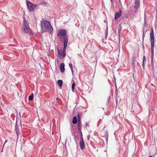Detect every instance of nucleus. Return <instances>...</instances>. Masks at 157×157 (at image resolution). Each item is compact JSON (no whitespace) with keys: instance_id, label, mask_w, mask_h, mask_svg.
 <instances>
[{"instance_id":"nucleus-17","label":"nucleus","mask_w":157,"mask_h":157,"mask_svg":"<svg viewBox=\"0 0 157 157\" xmlns=\"http://www.w3.org/2000/svg\"><path fill=\"white\" fill-rule=\"evenodd\" d=\"M34 97V94H31L30 96H29V100L30 101H32L33 98Z\"/></svg>"},{"instance_id":"nucleus-28","label":"nucleus","mask_w":157,"mask_h":157,"mask_svg":"<svg viewBox=\"0 0 157 157\" xmlns=\"http://www.w3.org/2000/svg\"><path fill=\"white\" fill-rule=\"evenodd\" d=\"M110 1H111V3H112V4H113V0H110Z\"/></svg>"},{"instance_id":"nucleus-35","label":"nucleus","mask_w":157,"mask_h":157,"mask_svg":"<svg viewBox=\"0 0 157 157\" xmlns=\"http://www.w3.org/2000/svg\"><path fill=\"white\" fill-rule=\"evenodd\" d=\"M88 140H89V138H88Z\"/></svg>"},{"instance_id":"nucleus-19","label":"nucleus","mask_w":157,"mask_h":157,"mask_svg":"<svg viewBox=\"0 0 157 157\" xmlns=\"http://www.w3.org/2000/svg\"><path fill=\"white\" fill-rule=\"evenodd\" d=\"M75 86V82H74L72 83L71 86V89L73 92H74V87Z\"/></svg>"},{"instance_id":"nucleus-11","label":"nucleus","mask_w":157,"mask_h":157,"mask_svg":"<svg viewBox=\"0 0 157 157\" xmlns=\"http://www.w3.org/2000/svg\"><path fill=\"white\" fill-rule=\"evenodd\" d=\"M122 15V11L119 9V11L116 13L115 14L114 19L115 20H117Z\"/></svg>"},{"instance_id":"nucleus-31","label":"nucleus","mask_w":157,"mask_h":157,"mask_svg":"<svg viewBox=\"0 0 157 157\" xmlns=\"http://www.w3.org/2000/svg\"><path fill=\"white\" fill-rule=\"evenodd\" d=\"M135 62H134L133 63H132V64L134 65V64Z\"/></svg>"},{"instance_id":"nucleus-15","label":"nucleus","mask_w":157,"mask_h":157,"mask_svg":"<svg viewBox=\"0 0 157 157\" xmlns=\"http://www.w3.org/2000/svg\"><path fill=\"white\" fill-rule=\"evenodd\" d=\"M58 84L60 87H61L62 86L63 81L61 80H59L57 81Z\"/></svg>"},{"instance_id":"nucleus-26","label":"nucleus","mask_w":157,"mask_h":157,"mask_svg":"<svg viewBox=\"0 0 157 157\" xmlns=\"http://www.w3.org/2000/svg\"><path fill=\"white\" fill-rule=\"evenodd\" d=\"M77 117L78 118H80V115L79 113H77Z\"/></svg>"},{"instance_id":"nucleus-14","label":"nucleus","mask_w":157,"mask_h":157,"mask_svg":"<svg viewBox=\"0 0 157 157\" xmlns=\"http://www.w3.org/2000/svg\"><path fill=\"white\" fill-rule=\"evenodd\" d=\"M77 119L76 117L74 116L72 119V123L74 124H76L77 123Z\"/></svg>"},{"instance_id":"nucleus-5","label":"nucleus","mask_w":157,"mask_h":157,"mask_svg":"<svg viewBox=\"0 0 157 157\" xmlns=\"http://www.w3.org/2000/svg\"><path fill=\"white\" fill-rule=\"evenodd\" d=\"M66 35V31L65 29H61L59 31L58 34L57 36L59 37L60 40H62V37L63 36V41H64V39L65 38H67V36Z\"/></svg>"},{"instance_id":"nucleus-1","label":"nucleus","mask_w":157,"mask_h":157,"mask_svg":"<svg viewBox=\"0 0 157 157\" xmlns=\"http://www.w3.org/2000/svg\"><path fill=\"white\" fill-rule=\"evenodd\" d=\"M41 27L44 32H48L51 34L53 33V29L50 23L48 21L44 20L41 21Z\"/></svg>"},{"instance_id":"nucleus-30","label":"nucleus","mask_w":157,"mask_h":157,"mask_svg":"<svg viewBox=\"0 0 157 157\" xmlns=\"http://www.w3.org/2000/svg\"><path fill=\"white\" fill-rule=\"evenodd\" d=\"M7 141V140H6L4 143V144H5L6 142Z\"/></svg>"},{"instance_id":"nucleus-29","label":"nucleus","mask_w":157,"mask_h":157,"mask_svg":"<svg viewBox=\"0 0 157 157\" xmlns=\"http://www.w3.org/2000/svg\"><path fill=\"white\" fill-rule=\"evenodd\" d=\"M105 139H106V141H107L108 140V138H105Z\"/></svg>"},{"instance_id":"nucleus-13","label":"nucleus","mask_w":157,"mask_h":157,"mask_svg":"<svg viewBox=\"0 0 157 157\" xmlns=\"http://www.w3.org/2000/svg\"><path fill=\"white\" fill-rule=\"evenodd\" d=\"M64 64L63 63H61L60 66V70L61 72H63L65 71L64 68Z\"/></svg>"},{"instance_id":"nucleus-6","label":"nucleus","mask_w":157,"mask_h":157,"mask_svg":"<svg viewBox=\"0 0 157 157\" xmlns=\"http://www.w3.org/2000/svg\"><path fill=\"white\" fill-rule=\"evenodd\" d=\"M140 0H135L134 5L133 6V7L134 8L135 10L132 11V13L134 14H136L140 6Z\"/></svg>"},{"instance_id":"nucleus-32","label":"nucleus","mask_w":157,"mask_h":157,"mask_svg":"<svg viewBox=\"0 0 157 157\" xmlns=\"http://www.w3.org/2000/svg\"><path fill=\"white\" fill-rule=\"evenodd\" d=\"M149 157H153V156L152 155H149Z\"/></svg>"},{"instance_id":"nucleus-3","label":"nucleus","mask_w":157,"mask_h":157,"mask_svg":"<svg viewBox=\"0 0 157 157\" xmlns=\"http://www.w3.org/2000/svg\"><path fill=\"white\" fill-rule=\"evenodd\" d=\"M68 39L66 38L64 39V43L63 49H59L57 48L58 52L59 54V57L60 59H63L66 56L65 51L67 47Z\"/></svg>"},{"instance_id":"nucleus-10","label":"nucleus","mask_w":157,"mask_h":157,"mask_svg":"<svg viewBox=\"0 0 157 157\" xmlns=\"http://www.w3.org/2000/svg\"><path fill=\"white\" fill-rule=\"evenodd\" d=\"M80 147L82 150H83L85 148V143L83 139V138H81L80 140Z\"/></svg>"},{"instance_id":"nucleus-21","label":"nucleus","mask_w":157,"mask_h":157,"mask_svg":"<svg viewBox=\"0 0 157 157\" xmlns=\"http://www.w3.org/2000/svg\"><path fill=\"white\" fill-rule=\"evenodd\" d=\"M143 40H144V38L145 37L146 32H145L144 29L143 30Z\"/></svg>"},{"instance_id":"nucleus-20","label":"nucleus","mask_w":157,"mask_h":157,"mask_svg":"<svg viewBox=\"0 0 157 157\" xmlns=\"http://www.w3.org/2000/svg\"><path fill=\"white\" fill-rule=\"evenodd\" d=\"M90 126V125L88 123L86 122L85 126V128H87V127H89Z\"/></svg>"},{"instance_id":"nucleus-2","label":"nucleus","mask_w":157,"mask_h":157,"mask_svg":"<svg viewBox=\"0 0 157 157\" xmlns=\"http://www.w3.org/2000/svg\"><path fill=\"white\" fill-rule=\"evenodd\" d=\"M150 40L151 43V61H153L154 54V48L155 38L154 33V30L152 28L150 30Z\"/></svg>"},{"instance_id":"nucleus-16","label":"nucleus","mask_w":157,"mask_h":157,"mask_svg":"<svg viewBox=\"0 0 157 157\" xmlns=\"http://www.w3.org/2000/svg\"><path fill=\"white\" fill-rule=\"evenodd\" d=\"M146 61L145 59V57L144 56L143 57V63H142V66L144 69V68L145 66V62Z\"/></svg>"},{"instance_id":"nucleus-12","label":"nucleus","mask_w":157,"mask_h":157,"mask_svg":"<svg viewBox=\"0 0 157 157\" xmlns=\"http://www.w3.org/2000/svg\"><path fill=\"white\" fill-rule=\"evenodd\" d=\"M15 131L16 132L17 136H18L20 134V132L19 130V127L17 124V122L16 121L15 127Z\"/></svg>"},{"instance_id":"nucleus-8","label":"nucleus","mask_w":157,"mask_h":157,"mask_svg":"<svg viewBox=\"0 0 157 157\" xmlns=\"http://www.w3.org/2000/svg\"><path fill=\"white\" fill-rule=\"evenodd\" d=\"M132 109L133 112L136 113H138L141 111V107L138 105L136 104L135 105H132Z\"/></svg>"},{"instance_id":"nucleus-23","label":"nucleus","mask_w":157,"mask_h":157,"mask_svg":"<svg viewBox=\"0 0 157 157\" xmlns=\"http://www.w3.org/2000/svg\"><path fill=\"white\" fill-rule=\"evenodd\" d=\"M77 122V123H82L80 118H78Z\"/></svg>"},{"instance_id":"nucleus-34","label":"nucleus","mask_w":157,"mask_h":157,"mask_svg":"<svg viewBox=\"0 0 157 157\" xmlns=\"http://www.w3.org/2000/svg\"><path fill=\"white\" fill-rule=\"evenodd\" d=\"M75 137H76V136H75Z\"/></svg>"},{"instance_id":"nucleus-33","label":"nucleus","mask_w":157,"mask_h":157,"mask_svg":"<svg viewBox=\"0 0 157 157\" xmlns=\"http://www.w3.org/2000/svg\"><path fill=\"white\" fill-rule=\"evenodd\" d=\"M58 98H56V100H58Z\"/></svg>"},{"instance_id":"nucleus-9","label":"nucleus","mask_w":157,"mask_h":157,"mask_svg":"<svg viewBox=\"0 0 157 157\" xmlns=\"http://www.w3.org/2000/svg\"><path fill=\"white\" fill-rule=\"evenodd\" d=\"M82 123H77V128L79 132L80 133V137H82V134L81 132V130L82 129Z\"/></svg>"},{"instance_id":"nucleus-18","label":"nucleus","mask_w":157,"mask_h":157,"mask_svg":"<svg viewBox=\"0 0 157 157\" xmlns=\"http://www.w3.org/2000/svg\"><path fill=\"white\" fill-rule=\"evenodd\" d=\"M151 64L152 66V71L154 72L155 71V69L154 68V62L153 61H151Z\"/></svg>"},{"instance_id":"nucleus-27","label":"nucleus","mask_w":157,"mask_h":157,"mask_svg":"<svg viewBox=\"0 0 157 157\" xmlns=\"http://www.w3.org/2000/svg\"><path fill=\"white\" fill-rule=\"evenodd\" d=\"M71 70L72 74H73V68H71Z\"/></svg>"},{"instance_id":"nucleus-24","label":"nucleus","mask_w":157,"mask_h":157,"mask_svg":"<svg viewBox=\"0 0 157 157\" xmlns=\"http://www.w3.org/2000/svg\"><path fill=\"white\" fill-rule=\"evenodd\" d=\"M106 134L105 135V136H102L104 137L105 136V137H108V133L106 132Z\"/></svg>"},{"instance_id":"nucleus-7","label":"nucleus","mask_w":157,"mask_h":157,"mask_svg":"<svg viewBox=\"0 0 157 157\" xmlns=\"http://www.w3.org/2000/svg\"><path fill=\"white\" fill-rule=\"evenodd\" d=\"M27 8L30 11H33L36 7V5L34 4L30 1L26 2Z\"/></svg>"},{"instance_id":"nucleus-22","label":"nucleus","mask_w":157,"mask_h":157,"mask_svg":"<svg viewBox=\"0 0 157 157\" xmlns=\"http://www.w3.org/2000/svg\"><path fill=\"white\" fill-rule=\"evenodd\" d=\"M121 26L120 27L118 28V35L119 36L120 35V32L121 31Z\"/></svg>"},{"instance_id":"nucleus-4","label":"nucleus","mask_w":157,"mask_h":157,"mask_svg":"<svg viewBox=\"0 0 157 157\" xmlns=\"http://www.w3.org/2000/svg\"><path fill=\"white\" fill-rule=\"evenodd\" d=\"M23 31L26 33H29L31 32L29 23L26 21L24 19L22 27Z\"/></svg>"},{"instance_id":"nucleus-25","label":"nucleus","mask_w":157,"mask_h":157,"mask_svg":"<svg viewBox=\"0 0 157 157\" xmlns=\"http://www.w3.org/2000/svg\"><path fill=\"white\" fill-rule=\"evenodd\" d=\"M69 66L70 67V69H71V68H72V65L71 63L69 64Z\"/></svg>"}]
</instances>
